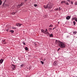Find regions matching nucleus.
I'll return each instance as SVG.
<instances>
[{
	"label": "nucleus",
	"instance_id": "36",
	"mask_svg": "<svg viewBox=\"0 0 77 77\" xmlns=\"http://www.w3.org/2000/svg\"><path fill=\"white\" fill-rule=\"evenodd\" d=\"M48 32V31H47L45 32H44V33H45V34H46V33H47Z\"/></svg>",
	"mask_w": 77,
	"mask_h": 77
},
{
	"label": "nucleus",
	"instance_id": "43",
	"mask_svg": "<svg viewBox=\"0 0 77 77\" xmlns=\"http://www.w3.org/2000/svg\"><path fill=\"white\" fill-rule=\"evenodd\" d=\"M44 60L45 61V59Z\"/></svg>",
	"mask_w": 77,
	"mask_h": 77
},
{
	"label": "nucleus",
	"instance_id": "21",
	"mask_svg": "<svg viewBox=\"0 0 77 77\" xmlns=\"http://www.w3.org/2000/svg\"><path fill=\"white\" fill-rule=\"evenodd\" d=\"M44 8H45V9H47V6H44Z\"/></svg>",
	"mask_w": 77,
	"mask_h": 77
},
{
	"label": "nucleus",
	"instance_id": "24",
	"mask_svg": "<svg viewBox=\"0 0 77 77\" xmlns=\"http://www.w3.org/2000/svg\"><path fill=\"white\" fill-rule=\"evenodd\" d=\"M34 6L35 7H36V6H38V5L36 4H35L34 5Z\"/></svg>",
	"mask_w": 77,
	"mask_h": 77
},
{
	"label": "nucleus",
	"instance_id": "14",
	"mask_svg": "<svg viewBox=\"0 0 77 77\" xmlns=\"http://www.w3.org/2000/svg\"><path fill=\"white\" fill-rule=\"evenodd\" d=\"M61 4H63V3H65V1H62L61 2Z\"/></svg>",
	"mask_w": 77,
	"mask_h": 77
},
{
	"label": "nucleus",
	"instance_id": "16",
	"mask_svg": "<svg viewBox=\"0 0 77 77\" xmlns=\"http://www.w3.org/2000/svg\"><path fill=\"white\" fill-rule=\"evenodd\" d=\"M55 11H59V8H55V9H54Z\"/></svg>",
	"mask_w": 77,
	"mask_h": 77
},
{
	"label": "nucleus",
	"instance_id": "11",
	"mask_svg": "<svg viewBox=\"0 0 77 77\" xmlns=\"http://www.w3.org/2000/svg\"><path fill=\"white\" fill-rule=\"evenodd\" d=\"M72 19L73 20H75V21H76V22H77V18H76V17H75L74 18H73Z\"/></svg>",
	"mask_w": 77,
	"mask_h": 77
},
{
	"label": "nucleus",
	"instance_id": "42",
	"mask_svg": "<svg viewBox=\"0 0 77 77\" xmlns=\"http://www.w3.org/2000/svg\"><path fill=\"white\" fill-rule=\"evenodd\" d=\"M54 29H56V27H55L53 29V30H54Z\"/></svg>",
	"mask_w": 77,
	"mask_h": 77
},
{
	"label": "nucleus",
	"instance_id": "44",
	"mask_svg": "<svg viewBox=\"0 0 77 77\" xmlns=\"http://www.w3.org/2000/svg\"><path fill=\"white\" fill-rule=\"evenodd\" d=\"M59 22H58V24H59Z\"/></svg>",
	"mask_w": 77,
	"mask_h": 77
},
{
	"label": "nucleus",
	"instance_id": "5",
	"mask_svg": "<svg viewBox=\"0 0 77 77\" xmlns=\"http://www.w3.org/2000/svg\"><path fill=\"white\" fill-rule=\"evenodd\" d=\"M60 42H61L60 41H59L58 40H56L55 41V43L56 44H57L58 43V45H59V43Z\"/></svg>",
	"mask_w": 77,
	"mask_h": 77
},
{
	"label": "nucleus",
	"instance_id": "38",
	"mask_svg": "<svg viewBox=\"0 0 77 77\" xmlns=\"http://www.w3.org/2000/svg\"><path fill=\"white\" fill-rule=\"evenodd\" d=\"M71 5H72L73 4V2H71Z\"/></svg>",
	"mask_w": 77,
	"mask_h": 77
},
{
	"label": "nucleus",
	"instance_id": "17",
	"mask_svg": "<svg viewBox=\"0 0 77 77\" xmlns=\"http://www.w3.org/2000/svg\"><path fill=\"white\" fill-rule=\"evenodd\" d=\"M58 9H59V11H61L62 9V8H60V7H59V8Z\"/></svg>",
	"mask_w": 77,
	"mask_h": 77
},
{
	"label": "nucleus",
	"instance_id": "45",
	"mask_svg": "<svg viewBox=\"0 0 77 77\" xmlns=\"http://www.w3.org/2000/svg\"><path fill=\"white\" fill-rule=\"evenodd\" d=\"M75 77H77V76H76Z\"/></svg>",
	"mask_w": 77,
	"mask_h": 77
},
{
	"label": "nucleus",
	"instance_id": "12",
	"mask_svg": "<svg viewBox=\"0 0 77 77\" xmlns=\"http://www.w3.org/2000/svg\"><path fill=\"white\" fill-rule=\"evenodd\" d=\"M10 32H11V33H14V31L13 30H10Z\"/></svg>",
	"mask_w": 77,
	"mask_h": 77
},
{
	"label": "nucleus",
	"instance_id": "1",
	"mask_svg": "<svg viewBox=\"0 0 77 77\" xmlns=\"http://www.w3.org/2000/svg\"><path fill=\"white\" fill-rule=\"evenodd\" d=\"M58 45L59 47H60L61 48H65L66 45L65 44V43H63V42H60L59 43Z\"/></svg>",
	"mask_w": 77,
	"mask_h": 77
},
{
	"label": "nucleus",
	"instance_id": "39",
	"mask_svg": "<svg viewBox=\"0 0 77 77\" xmlns=\"http://www.w3.org/2000/svg\"><path fill=\"white\" fill-rule=\"evenodd\" d=\"M67 2H69H69H70V0H67Z\"/></svg>",
	"mask_w": 77,
	"mask_h": 77
},
{
	"label": "nucleus",
	"instance_id": "4",
	"mask_svg": "<svg viewBox=\"0 0 77 77\" xmlns=\"http://www.w3.org/2000/svg\"><path fill=\"white\" fill-rule=\"evenodd\" d=\"M22 25V24H21L20 23H17L16 24V26H17V27H21Z\"/></svg>",
	"mask_w": 77,
	"mask_h": 77
},
{
	"label": "nucleus",
	"instance_id": "31",
	"mask_svg": "<svg viewBox=\"0 0 77 77\" xmlns=\"http://www.w3.org/2000/svg\"><path fill=\"white\" fill-rule=\"evenodd\" d=\"M47 31H48V30H47V29H46L45 30L44 32V33H45V32H47Z\"/></svg>",
	"mask_w": 77,
	"mask_h": 77
},
{
	"label": "nucleus",
	"instance_id": "40",
	"mask_svg": "<svg viewBox=\"0 0 77 77\" xmlns=\"http://www.w3.org/2000/svg\"><path fill=\"white\" fill-rule=\"evenodd\" d=\"M66 38H69V36L67 35Z\"/></svg>",
	"mask_w": 77,
	"mask_h": 77
},
{
	"label": "nucleus",
	"instance_id": "28",
	"mask_svg": "<svg viewBox=\"0 0 77 77\" xmlns=\"http://www.w3.org/2000/svg\"><path fill=\"white\" fill-rule=\"evenodd\" d=\"M23 5H24V3H22L20 5H21V6H23Z\"/></svg>",
	"mask_w": 77,
	"mask_h": 77
},
{
	"label": "nucleus",
	"instance_id": "23",
	"mask_svg": "<svg viewBox=\"0 0 77 77\" xmlns=\"http://www.w3.org/2000/svg\"><path fill=\"white\" fill-rule=\"evenodd\" d=\"M73 23L74 25H75V21H73Z\"/></svg>",
	"mask_w": 77,
	"mask_h": 77
},
{
	"label": "nucleus",
	"instance_id": "37",
	"mask_svg": "<svg viewBox=\"0 0 77 77\" xmlns=\"http://www.w3.org/2000/svg\"><path fill=\"white\" fill-rule=\"evenodd\" d=\"M60 48H58V49H57L58 51H59V50H60Z\"/></svg>",
	"mask_w": 77,
	"mask_h": 77
},
{
	"label": "nucleus",
	"instance_id": "19",
	"mask_svg": "<svg viewBox=\"0 0 77 77\" xmlns=\"http://www.w3.org/2000/svg\"><path fill=\"white\" fill-rule=\"evenodd\" d=\"M25 49L26 50H27H27H28V48H27V47H26L25 48Z\"/></svg>",
	"mask_w": 77,
	"mask_h": 77
},
{
	"label": "nucleus",
	"instance_id": "15",
	"mask_svg": "<svg viewBox=\"0 0 77 77\" xmlns=\"http://www.w3.org/2000/svg\"><path fill=\"white\" fill-rule=\"evenodd\" d=\"M17 12H13L12 13V15H14V14H15Z\"/></svg>",
	"mask_w": 77,
	"mask_h": 77
},
{
	"label": "nucleus",
	"instance_id": "13",
	"mask_svg": "<svg viewBox=\"0 0 77 77\" xmlns=\"http://www.w3.org/2000/svg\"><path fill=\"white\" fill-rule=\"evenodd\" d=\"M17 7L18 8H20V7H21V5H17Z\"/></svg>",
	"mask_w": 77,
	"mask_h": 77
},
{
	"label": "nucleus",
	"instance_id": "18",
	"mask_svg": "<svg viewBox=\"0 0 77 77\" xmlns=\"http://www.w3.org/2000/svg\"><path fill=\"white\" fill-rule=\"evenodd\" d=\"M46 35H47L48 36V35H50V33H49V32H48L46 34Z\"/></svg>",
	"mask_w": 77,
	"mask_h": 77
},
{
	"label": "nucleus",
	"instance_id": "41",
	"mask_svg": "<svg viewBox=\"0 0 77 77\" xmlns=\"http://www.w3.org/2000/svg\"><path fill=\"white\" fill-rule=\"evenodd\" d=\"M8 30H9V29H6V31H7V32H8Z\"/></svg>",
	"mask_w": 77,
	"mask_h": 77
},
{
	"label": "nucleus",
	"instance_id": "9",
	"mask_svg": "<svg viewBox=\"0 0 77 77\" xmlns=\"http://www.w3.org/2000/svg\"><path fill=\"white\" fill-rule=\"evenodd\" d=\"M49 37H50V38H53V34H49Z\"/></svg>",
	"mask_w": 77,
	"mask_h": 77
},
{
	"label": "nucleus",
	"instance_id": "27",
	"mask_svg": "<svg viewBox=\"0 0 77 77\" xmlns=\"http://www.w3.org/2000/svg\"><path fill=\"white\" fill-rule=\"evenodd\" d=\"M2 0H0V6L1 5H2Z\"/></svg>",
	"mask_w": 77,
	"mask_h": 77
},
{
	"label": "nucleus",
	"instance_id": "10",
	"mask_svg": "<svg viewBox=\"0 0 77 77\" xmlns=\"http://www.w3.org/2000/svg\"><path fill=\"white\" fill-rule=\"evenodd\" d=\"M3 62V59H1L0 60V63H2Z\"/></svg>",
	"mask_w": 77,
	"mask_h": 77
},
{
	"label": "nucleus",
	"instance_id": "20",
	"mask_svg": "<svg viewBox=\"0 0 77 77\" xmlns=\"http://www.w3.org/2000/svg\"><path fill=\"white\" fill-rule=\"evenodd\" d=\"M76 33H77V32L76 31H75L73 32V34L74 35H75Z\"/></svg>",
	"mask_w": 77,
	"mask_h": 77
},
{
	"label": "nucleus",
	"instance_id": "30",
	"mask_svg": "<svg viewBox=\"0 0 77 77\" xmlns=\"http://www.w3.org/2000/svg\"><path fill=\"white\" fill-rule=\"evenodd\" d=\"M21 67H23L24 66V64H21L20 66Z\"/></svg>",
	"mask_w": 77,
	"mask_h": 77
},
{
	"label": "nucleus",
	"instance_id": "7",
	"mask_svg": "<svg viewBox=\"0 0 77 77\" xmlns=\"http://www.w3.org/2000/svg\"><path fill=\"white\" fill-rule=\"evenodd\" d=\"M2 43L3 44H6V43L5 42V40H3L2 41Z\"/></svg>",
	"mask_w": 77,
	"mask_h": 77
},
{
	"label": "nucleus",
	"instance_id": "8",
	"mask_svg": "<svg viewBox=\"0 0 77 77\" xmlns=\"http://www.w3.org/2000/svg\"><path fill=\"white\" fill-rule=\"evenodd\" d=\"M71 18V17L69 16H67V17H66V20H69V19H70Z\"/></svg>",
	"mask_w": 77,
	"mask_h": 77
},
{
	"label": "nucleus",
	"instance_id": "3",
	"mask_svg": "<svg viewBox=\"0 0 77 77\" xmlns=\"http://www.w3.org/2000/svg\"><path fill=\"white\" fill-rule=\"evenodd\" d=\"M15 67H16V66L13 64H12L11 66V68H12L13 70H15V68H16Z\"/></svg>",
	"mask_w": 77,
	"mask_h": 77
},
{
	"label": "nucleus",
	"instance_id": "2",
	"mask_svg": "<svg viewBox=\"0 0 77 77\" xmlns=\"http://www.w3.org/2000/svg\"><path fill=\"white\" fill-rule=\"evenodd\" d=\"M53 6V4L52 3H50L47 5V8L48 9H51Z\"/></svg>",
	"mask_w": 77,
	"mask_h": 77
},
{
	"label": "nucleus",
	"instance_id": "22",
	"mask_svg": "<svg viewBox=\"0 0 77 77\" xmlns=\"http://www.w3.org/2000/svg\"><path fill=\"white\" fill-rule=\"evenodd\" d=\"M44 29H42V33L43 32L44 33Z\"/></svg>",
	"mask_w": 77,
	"mask_h": 77
},
{
	"label": "nucleus",
	"instance_id": "26",
	"mask_svg": "<svg viewBox=\"0 0 77 77\" xmlns=\"http://www.w3.org/2000/svg\"><path fill=\"white\" fill-rule=\"evenodd\" d=\"M65 4L66 5H69V4L68 2H65Z\"/></svg>",
	"mask_w": 77,
	"mask_h": 77
},
{
	"label": "nucleus",
	"instance_id": "32",
	"mask_svg": "<svg viewBox=\"0 0 77 77\" xmlns=\"http://www.w3.org/2000/svg\"><path fill=\"white\" fill-rule=\"evenodd\" d=\"M75 5H77V2H75Z\"/></svg>",
	"mask_w": 77,
	"mask_h": 77
},
{
	"label": "nucleus",
	"instance_id": "34",
	"mask_svg": "<svg viewBox=\"0 0 77 77\" xmlns=\"http://www.w3.org/2000/svg\"><path fill=\"white\" fill-rule=\"evenodd\" d=\"M12 29H16V27H12Z\"/></svg>",
	"mask_w": 77,
	"mask_h": 77
},
{
	"label": "nucleus",
	"instance_id": "33",
	"mask_svg": "<svg viewBox=\"0 0 77 77\" xmlns=\"http://www.w3.org/2000/svg\"><path fill=\"white\" fill-rule=\"evenodd\" d=\"M53 25H50L49 26V27H53Z\"/></svg>",
	"mask_w": 77,
	"mask_h": 77
},
{
	"label": "nucleus",
	"instance_id": "6",
	"mask_svg": "<svg viewBox=\"0 0 77 77\" xmlns=\"http://www.w3.org/2000/svg\"><path fill=\"white\" fill-rule=\"evenodd\" d=\"M53 64L54 65H57V61H55L54 62Z\"/></svg>",
	"mask_w": 77,
	"mask_h": 77
},
{
	"label": "nucleus",
	"instance_id": "29",
	"mask_svg": "<svg viewBox=\"0 0 77 77\" xmlns=\"http://www.w3.org/2000/svg\"><path fill=\"white\" fill-rule=\"evenodd\" d=\"M23 45H26V42H23Z\"/></svg>",
	"mask_w": 77,
	"mask_h": 77
},
{
	"label": "nucleus",
	"instance_id": "35",
	"mask_svg": "<svg viewBox=\"0 0 77 77\" xmlns=\"http://www.w3.org/2000/svg\"><path fill=\"white\" fill-rule=\"evenodd\" d=\"M51 29H52V28H49L48 30H51Z\"/></svg>",
	"mask_w": 77,
	"mask_h": 77
},
{
	"label": "nucleus",
	"instance_id": "25",
	"mask_svg": "<svg viewBox=\"0 0 77 77\" xmlns=\"http://www.w3.org/2000/svg\"><path fill=\"white\" fill-rule=\"evenodd\" d=\"M40 62H41V63L42 64V65H44V62L43 61H40Z\"/></svg>",
	"mask_w": 77,
	"mask_h": 77
}]
</instances>
